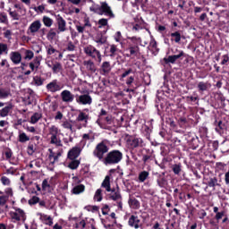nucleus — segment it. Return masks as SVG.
Returning <instances> with one entry per match:
<instances>
[{
    "label": "nucleus",
    "mask_w": 229,
    "mask_h": 229,
    "mask_svg": "<svg viewBox=\"0 0 229 229\" xmlns=\"http://www.w3.org/2000/svg\"><path fill=\"white\" fill-rule=\"evenodd\" d=\"M72 180V187H76V185H81V180H80V178H78L77 176L73 177Z\"/></svg>",
    "instance_id": "e2e57ef3"
},
{
    "label": "nucleus",
    "mask_w": 229,
    "mask_h": 229,
    "mask_svg": "<svg viewBox=\"0 0 229 229\" xmlns=\"http://www.w3.org/2000/svg\"><path fill=\"white\" fill-rule=\"evenodd\" d=\"M83 50L85 55L90 56L91 58H94V60H96V56L99 53V50L96 49V47H92V45L84 47Z\"/></svg>",
    "instance_id": "4468645a"
},
{
    "label": "nucleus",
    "mask_w": 229,
    "mask_h": 229,
    "mask_svg": "<svg viewBox=\"0 0 229 229\" xmlns=\"http://www.w3.org/2000/svg\"><path fill=\"white\" fill-rule=\"evenodd\" d=\"M121 38H123V36L121 35V31H117L114 35L115 42H121Z\"/></svg>",
    "instance_id": "774afa93"
},
{
    "label": "nucleus",
    "mask_w": 229,
    "mask_h": 229,
    "mask_svg": "<svg viewBox=\"0 0 229 229\" xmlns=\"http://www.w3.org/2000/svg\"><path fill=\"white\" fill-rule=\"evenodd\" d=\"M128 225L131 226V228L139 229L142 228V221H140V218H139L136 215H131L129 217Z\"/></svg>",
    "instance_id": "6e6552de"
},
{
    "label": "nucleus",
    "mask_w": 229,
    "mask_h": 229,
    "mask_svg": "<svg viewBox=\"0 0 229 229\" xmlns=\"http://www.w3.org/2000/svg\"><path fill=\"white\" fill-rule=\"evenodd\" d=\"M171 41L175 42V44H180L182 41V34H180L178 31L173 32L170 34Z\"/></svg>",
    "instance_id": "5701e85b"
},
{
    "label": "nucleus",
    "mask_w": 229,
    "mask_h": 229,
    "mask_svg": "<svg viewBox=\"0 0 229 229\" xmlns=\"http://www.w3.org/2000/svg\"><path fill=\"white\" fill-rule=\"evenodd\" d=\"M8 197L2 195L0 196V207H4L6 205V202L8 201Z\"/></svg>",
    "instance_id": "bf43d9fd"
},
{
    "label": "nucleus",
    "mask_w": 229,
    "mask_h": 229,
    "mask_svg": "<svg viewBox=\"0 0 229 229\" xmlns=\"http://www.w3.org/2000/svg\"><path fill=\"white\" fill-rule=\"evenodd\" d=\"M50 155H49V160L51 162V164H55V162H58V157H60V155H55V152H53V150L50 148Z\"/></svg>",
    "instance_id": "a19ab883"
},
{
    "label": "nucleus",
    "mask_w": 229,
    "mask_h": 229,
    "mask_svg": "<svg viewBox=\"0 0 229 229\" xmlns=\"http://www.w3.org/2000/svg\"><path fill=\"white\" fill-rule=\"evenodd\" d=\"M40 201V199L37 196H33L30 200H29V205H37Z\"/></svg>",
    "instance_id": "13d9d810"
},
{
    "label": "nucleus",
    "mask_w": 229,
    "mask_h": 229,
    "mask_svg": "<svg viewBox=\"0 0 229 229\" xmlns=\"http://www.w3.org/2000/svg\"><path fill=\"white\" fill-rule=\"evenodd\" d=\"M102 72H104V74H108V72H110V71H112V67L110 66V62H104L102 64Z\"/></svg>",
    "instance_id": "c756f323"
},
{
    "label": "nucleus",
    "mask_w": 229,
    "mask_h": 229,
    "mask_svg": "<svg viewBox=\"0 0 229 229\" xmlns=\"http://www.w3.org/2000/svg\"><path fill=\"white\" fill-rule=\"evenodd\" d=\"M52 71L55 74L60 72V71H62V64L58 62L54 63L53 67H52Z\"/></svg>",
    "instance_id": "37998d69"
},
{
    "label": "nucleus",
    "mask_w": 229,
    "mask_h": 229,
    "mask_svg": "<svg viewBox=\"0 0 229 229\" xmlns=\"http://www.w3.org/2000/svg\"><path fill=\"white\" fill-rule=\"evenodd\" d=\"M172 169L174 174H180L182 173V165H174Z\"/></svg>",
    "instance_id": "5fc2aeb1"
},
{
    "label": "nucleus",
    "mask_w": 229,
    "mask_h": 229,
    "mask_svg": "<svg viewBox=\"0 0 229 229\" xmlns=\"http://www.w3.org/2000/svg\"><path fill=\"white\" fill-rule=\"evenodd\" d=\"M10 95V89L4 88L0 89V99H6Z\"/></svg>",
    "instance_id": "cd10ccee"
},
{
    "label": "nucleus",
    "mask_w": 229,
    "mask_h": 229,
    "mask_svg": "<svg viewBox=\"0 0 229 229\" xmlns=\"http://www.w3.org/2000/svg\"><path fill=\"white\" fill-rule=\"evenodd\" d=\"M50 188H51V185L49 184V181H47V179H45L42 182V189H43V191H47Z\"/></svg>",
    "instance_id": "6e6d98bb"
},
{
    "label": "nucleus",
    "mask_w": 229,
    "mask_h": 229,
    "mask_svg": "<svg viewBox=\"0 0 229 229\" xmlns=\"http://www.w3.org/2000/svg\"><path fill=\"white\" fill-rule=\"evenodd\" d=\"M32 85L42 87V85H44V79H41L39 76L33 77Z\"/></svg>",
    "instance_id": "72a5a7b5"
},
{
    "label": "nucleus",
    "mask_w": 229,
    "mask_h": 229,
    "mask_svg": "<svg viewBox=\"0 0 229 229\" xmlns=\"http://www.w3.org/2000/svg\"><path fill=\"white\" fill-rule=\"evenodd\" d=\"M117 51V47L115 45H111L110 46V56H115V53Z\"/></svg>",
    "instance_id": "0e129e2a"
},
{
    "label": "nucleus",
    "mask_w": 229,
    "mask_h": 229,
    "mask_svg": "<svg viewBox=\"0 0 229 229\" xmlns=\"http://www.w3.org/2000/svg\"><path fill=\"white\" fill-rule=\"evenodd\" d=\"M76 103L78 105H92V97L89 94L76 96Z\"/></svg>",
    "instance_id": "1a4fd4ad"
},
{
    "label": "nucleus",
    "mask_w": 229,
    "mask_h": 229,
    "mask_svg": "<svg viewBox=\"0 0 229 229\" xmlns=\"http://www.w3.org/2000/svg\"><path fill=\"white\" fill-rule=\"evenodd\" d=\"M40 28H42V22L40 20H36L30 25L29 26L27 30L28 35L35 36L38 31L40 30Z\"/></svg>",
    "instance_id": "0eeeda50"
},
{
    "label": "nucleus",
    "mask_w": 229,
    "mask_h": 229,
    "mask_svg": "<svg viewBox=\"0 0 229 229\" xmlns=\"http://www.w3.org/2000/svg\"><path fill=\"white\" fill-rule=\"evenodd\" d=\"M1 183H3L5 186H10L12 183V181H10V178L6 177V176H2L0 179Z\"/></svg>",
    "instance_id": "3c124183"
},
{
    "label": "nucleus",
    "mask_w": 229,
    "mask_h": 229,
    "mask_svg": "<svg viewBox=\"0 0 229 229\" xmlns=\"http://www.w3.org/2000/svg\"><path fill=\"white\" fill-rule=\"evenodd\" d=\"M46 89L47 92L55 94L56 92H60V90L64 89V86L62 85V82L58 81V80H53L47 85Z\"/></svg>",
    "instance_id": "423d86ee"
},
{
    "label": "nucleus",
    "mask_w": 229,
    "mask_h": 229,
    "mask_svg": "<svg viewBox=\"0 0 229 229\" xmlns=\"http://www.w3.org/2000/svg\"><path fill=\"white\" fill-rule=\"evenodd\" d=\"M106 110L101 109L99 114H98V119L97 120V124L100 126V128H103L104 130H108L109 126H106L103 124V115H106Z\"/></svg>",
    "instance_id": "aec40b11"
},
{
    "label": "nucleus",
    "mask_w": 229,
    "mask_h": 229,
    "mask_svg": "<svg viewBox=\"0 0 229 229\" xmlns=\"http://www.w3.org/2000/svg\"><path fill=\"white\" fill-rule=\"evenodd\" d=\"M0 22L1 24H8V15L6 13H0Z\"/></svg>",
    "instance_id": "a18cd8bd"
},
{
    "label": "nucleus",
    "mask_w": 229,
    "mask_h": 229,
    "mask_svg": "<svg viewBox=\"0 0 229 229\" xmlns=\"http://www.w3.org/2000/svg\"><path fill=\"white\" fill-rule=\"evenodd\" d=\"M108 145L102 141L96 146L93 155L98 158V160H103L105 154L108 153Z\"/></svg>",
    "instance_id": "20e7f679"
},
{
    "label": "nucleus",
    "mask_w": 229,
    "mask_h": 229,
    "mask_svg": "<svg viewBox=\"0 0 229 229\" xmlns=\"http://www.w3.org/2000/svg\"><path fill=\"white\" fill-rule=\"evenodd\" d=\"M42 119V114L40 113H35L34 115L30 117V124H37L38 121H40Z\"/></svg>",
    "instance_id": "7c9ffc66"
},
{
    "label": "nucleus",
    "mask_w": 229,
    "mask_h": 229,
    "mask_svg": "<svg viewBox=\"0 0 229 229\" xmlns=\"http://www.w3.org/2000/svg\"><path fill=\"white\" fill-rule=\"evenodd\" d=\"M98 24L99 29L105 28V26H108V19L102 18L98 20Z\"/></svg>",
    "instance_id": "09e8293b"
},
{
    "label": "nucleus",
    "mask_w": 229,
    "mask_h": 229,
    "mask_svg": "<svg viewBox=\"0 0 229 229\" xmlns=\"http://www.w3.org/2000/svg\"><path fill=\"white\" fill-rule=\"evenodd\" d=\"M121 160H123V152L119 150H113L106 155L105 164L106 165H114L115 164H119Z\"/></svg>",
    "instance_id": "7ed1b4c3"
},
{
    "label": "nucleus",
    "mask_w": 229,
    "mask_h": 229,
    "mask_svg": "<svg viewBox=\"0 0 229 229\" xmlns=\"http://www.w3.org/2000/svg\"><path fill=\"white\" fill-rule=\"evenodd\" d=\"M9 56L14 65H19L22 62V55L19 52H11Z\"/></svg>",
    "instance_id": "dca6fc26"
},
{
    "label": "nucleus",
    "mask_w": 229,
    "mask_h": 229,
    "mask_svg": "<svg viewBox=\"0 0 229 229\" xmlns=\"http://www.w3.org/2000/svg\"><path fill=\"white\" fill-rule=\"evenodd\" d=\"M68 167L70 169H78L80 167V160L72 159V162L69 163Z\"/></svg>",
    "instance_id": "ea45409f"
},
{
    "label": "nucleus",
    "mask_w": 229,
    "mask_h": 229,
    "mask_svg": "<svg viewBox=\"0 0 229 229\" xmlns=\"http://www.w3.org/2000/svg\"><path fill=\"white\" fill-rule=\"evenodd\" d=\"M61 98L64 103H72L74 101V95L70 90L64 89L61 92Z\"/></svg>",
    "instance_id": "f8f14e48"
},
{
    "label": "nucleus",
    "mask_w": 229,
    "mask_h": 229,
    "mask_svg": "<svg viewBox=\"0 0 229 229\" xmlns=\"http://www.w3.org/2000/svg\"><path fill=\"white\" fill-rule=\"evenodd\" d=\"M143 140L140 138H133L131 137L128 140H127V144L129 146V148H131V149H135V148H142V144H143Z\"/></svg>",
    "instance_id": "9d476101"
},
{
    "label": "nucleus",
    "mask_w": 229,
    "mask_h": 229,
    "mask_svg": "<svg viewBox=\"0 0 229 229\" xmlns=\"http://www.w3.org/2000/svg\"><path fill=\"white\" fill-rule=\"evenodd\" d=\"M80 153H81V147L75 146L68 152V158L70 160H76L80 157Z\"/></svg>",
    "instance_id": "ddd939ff"
},
{
    "label": "nucleus",
    "mask_w": 229,
    "mask_h": 229,
    "mask_svg": "<svg viewBox=\"0 0 229 229\" xmlns=\"http://www.w3.org/2000/svg\"><path fill=\"white\" fill-rule=\"evenodd\" d=\"M85 226H87V223H85V220H81V222H79L78 224H76L75 228L83 229V228H85Z\"/></svg>",
    "instance_id": "69168bd1"
},
{
    "label": "nucleus",
    "mask_w": 229,
    "mask_h": 229,
    "mask_svg": "<svg viewBox=\"0 0 229 229\" xmlns=\"http://www.w3.org/2000/svg\"><path fill=\"white\" fill-rule=\"evenodd\" d=\"M129 205L131 208H134V209H137L139 208V207H140V203L139 202V200H137V199H130Z\"/></svg>",
    "instance_id": "c9c22d12"
},
{
    "label": "nucleus",
    "mask_w": 229,
    "mask_h": 229,
    "mask_svg": "<svg viewBox=\"0 0 229 229\" xmlns=\"http://www.w3.org/2000/svg\"><path fill=\"white\" fill-rule=\"evenodd\" d=\"M95 42H97V44H105V42H106V39H105L103 36H98L95 38Z\"/></svg>",
    "instance_id": "052dcab7"
},
{
    "label": "nucleus",
    "mask_w": 229,
    "mask_h": 229,
    "mask_svg": "<svg viewBox=\"0 0 229 229\" xmlns=\"http://www.w3.org/2000/svg\"><path fill=\"white\" fill-rule=\"evenodd\" d=\"M13 108V106L12 104H9L7 106H4L0 110V117H8V114L12 112V109Z\"/></svg>",
    "instance_id": "4be33fe9"
},
{
    "label": "nucleus",
    "mask_w": 229,
    "mask_h": 229,
    "mask_svg": "<svg viewBox=\"0 0 229 229\" xmlns=\"http://www.w3.org/2000/svg\"><path fill=\"white\" fill-rule=\"evenodd\" d=\"M101 192H103V191H101V189L97 190V191L95 192V195H94L95 201H102L103 195L101 194Z\"/></svg>",
    "instance_id": "c03bdc74"
},
{
    "label": "nucleus",
    "mask_w": 229,
    "mask_h": 229,
    "mask_svg": "<svg viewBox=\"0 0 229 229\" xmlns=\"http://www.w3.org/2000/svg\"><path fill=\"white\" fill-rule=\"evenodd\" d=\"M9 15L12 17L13 21H20L21 19V14L17 11L9 9Z\"/></svg>",
    "instance_id": "4c0bfd02"
},
{
    "label": "nucleus",
    "mask_w": 229,
    "mask_h": 229,
    "mask_svg": "<svg viewBox=\"0 0 229 229\" xmlns=\"http://www.w3.org/2000/svg\"><path fill=\"white\" fill-rule=\"evenodd\" d=\"M19 140L20 142H28V140H30V137H28L25 132H20Z\"/></svg>",
    "instance_id": "de8ad7c7"
},
{
    "label": "nucleus",
    "mask_w": 229,
    "mask_h": 229,
    "mask_svg": "<svg viewBox=\"0 0 229 229\" xmlns=\"http://www.w3.org/2000/svg\"><path fill=\"white\" fill-rule=\"evenodd\" d=\"M38 216H39V219L44 223V225L53 226V218L50 216L42 213H38Z\"/></svg>",
    "instance_id": "a211bd4d"
},
{
    "label": "nucleus",
    "mask_w": 229,
    "mask_h": 229,
    "mask_svg": "<svg viewBox=\"0 0 229 229\" xmlns=\"http://www.w3.org/2000/svg\"><path fill=\"white\" fill-rule=\"evenodd\" d=\"M83 65L88 71V72H90L91 74H94L98 71V68L96 67V64L92 60H87L83 62Z\"/></svg>",
    "instance_id": "f3484780"
},
{
    "label": "nucleus",
    "mask_w": 229,
    "mask_h": 229,
    "mask_svg": "<svg viewBox=\"0 0 229 229\" xmlns=\"http://www.w3.org/2000/svg\"><path fill=\"white\" fill-rule=\"evenodd\" d=\"M208 187H212L213 189L214 187H216V185H219V183H217V178H210L209 181L208 182Z\"/></svg>",
    "instance_id": "8fccbe9b"
},
{
    "label": "nucleus",
    "mask_w": 229,
    "mask_h": 229,
    "mask_svg": "<svg viewBox=\"0 0 229 229\" xmlns=\"http://www.w3.org/2000/svg\"><path fill=\"white\" fill-rule=\"evenodd\" d=\"M33 56H35V54L31 50H25L24 52V60H27L30 62V60H33Z\"/></svg>",
    "instance_id": "58836bf2"
},
{
    "label": "nucleus",
    "mask_w": 229,
    "mask_h": 229,
    "mask_svg": "<svg viewBox=\"0 0 229 229\" xmlns=\"http://www.w3.org/2000/svg\"><path fill=\"white\" fill-rule=\"evenodd\" d=\"M46 10V6L39 5L38 7H34V11H36L37 13H44V11Z\"/></svg>",
    "instance_id": "680f3d73"
},
{
    "label": "nucleus",
    "mask_w": 229,
    "mask_h": 229,
    "mask_svg": "<svg viewBox=\"0 0 229 229\" xmlns=\"http://www.w3.org/2000/svg\"><path fill=\"white\" fill-rule=\"evenodd\" d=\"M102 187L106 189L107 192H110L112 189H110V176H106L105 180L102 182Z\"/></svg>",
    "instance_id": "c85d7f7f"
},
{
    "label": "nucleus",
    "mask_w": 229,
    "mask_h": 229,
    "mask_svg": "<svg viewBox=\"0 0 229 229\" xmlns=\"http://www.w3.org/2000/svg\"><path fill=\"white\" fill-rule=\"evenodd\" d=\"M87 140H89V142H94V135H92V133L83 134L82 142H84V144H87Z\"/></svg>",
    "instance_id": "e433bc0d"
},
{
    "label": "nucleus",
    "mask_w": 229,
    "mask_h": 229,
    "mask_svg": "<svg viewBox=\"0 0 229 229\" xmlns=\"http://www.w3.org/2000/svg\"><path fill=\"white\" fill-rule=\"evenodd\" d=\"M62 127L64 128L65 130H70L72 133H74V131H76V129L72 127V123H71V122L69 121L63 122Z\"/></svg>",
    "instance_id": "bb28decb"
},
{
    "label": "nucleus",
    "mask_w": 229,
    "mask_h": 229,
    "mask_svg": "<svg viewBox=\"0 0 229 229\" xmlns=\"http://www.w3.org/2000/svg\"><path fill=\"white\" fill-rule=\"evenodd\" d=\"M4 196L7 197V199H10V198L13 197V190H12V188H6L4 190Z\"/></svg>",
    "instance_id": "864d4df0"
},
{
    "label": "nucleus",
    "mask_w": 229,
    "mask_h": 229,
    "mask_svg": "<svg viewBox=\"0 0 229 229\" xmlns=\"http://www.w3.org/2000/svg\"><path fill=\"white\" fill-rule=\"evenodd\" d=\"M149 47L152 48V51H158V48L157 47V41L155 40V38H151Z\"/></svg>",
    "instance_id": "4d7b16f0"
},
{
    "label": "nucleus",
    "mask_w": 229,
    "mask_h": 229,
    "mask_svg": "<svg viewBox=\"0 0 229 229\" xmlns=\"http://www.w3.org/2000/svg\"><path fill=\"white\" fill-rule=\"evenodd\" d=\"M82 192H85V185L79 184V185L72 186V194L78 195V194H82Z\"/></svg>",
    "instance_id": "412c9836"
},
{
    "label": "nucleus",
    "mask_w": 229,
    "mask_h": 229,
    "mask_svg": "<svg viewBox=\"0 0 229 229\" xmlns=\"http://www.w3.org/2000/svg\"><path fill=\"white\" fill-rule=\"evenodd\" d=\"M42 22L46 28H51V26H53V19L48 16H43Z\"/></svg>",
    "instance_id": "473e14b6"
},
{
    "label": "nucleus",
    "mask_w": 229,
    "mask_h": 229,
    "mask_svg": "<svg viewBox=\"0 0 229 229\" xmlns=\"http://www.w3.org/2000/svg\"><path fill=\"white\" fill-rule=\"evenodd\" d=\"M176 53L178 54L174 55H169L168 57L164 58L165 64H176V60H180V58H182V56L185 55L183 50H176Z\"/></svg>",
    "instance_id": "9b49d317"
},
{
    "label": "nucleus",
    "mask_w": 229,
    "mask_h": 229,
    "mask_svg": "<svg viewBox=\"0 0 229 229\" xmlns=\"http://www.w3.org/2000/svg\"><path fill=\"white\" fill-rule=\"evenodd\" d=\"M77 121L79 123H83L84 122V128L87 127V124L89 123V114L87 113H83L82 111H80L78 116H77Z\"/></svg>",
    "instance_id": "6ab92c4d"
},
{
    "label": "nucleus",
    "mask_w": 229,
    "mask_h": 229,
    "mask_svg": "<svg viewBox=\"0 0 229 229\" xmlns=\"http://www.w3.org/2000/svg\"><path fill=\"white\" fill-rule=\"evenodd\" d=\"M147 178H149V172L142 171L139 174L138 180L140 183H144Z\"/></svg>",
    "instance_id": "b1692460"
},
{
    "label": "nucleus",
    "mask_w": 229,
    "mask_h": 229,
    "mask_svg": "<svg viewBox=\"0 0 229 229\" xmlns=\"http://www.w3.org/2000/svg\"><path fill=\"white\" fill-rule=\"evenodd\" d=\"M55 37H56V32H55L53 29H51V30L48 31V33L47 34V40H49V41L55 40Z\"/></svg>",
    "instance_id": "49530a36"
},
{
    "label": "nucleus",
    "mask_w": 229,
    "mask_h": 229,
    "mask_svg": "<svg viewBox=\"0 0 229 229\" xmlns=\"http://www.w3.org/2000/svg\"><path fill=\"white\" fill-rule=\"evenodd\" d=\"M102 124H105V126H109L108 130H110V126L114 124V118H112V115H107L103 122L102 118Z\"/></svg>",
    "instance_id": "2f4dec72"
},
{
    "label": "nucleus",
    "mask_w": 229,
    "mask_h": 229,
    "mask_svg": "<svg viewBox=\"0 0 229 229\" xmlns=\"http://www.w3.org/2000/svg\"><path fill=\"white\" fill-rule=\"evenodd\" d=\"M2 55H8V45L0 43V56Z\"/></svg>",
    "instance_id": "79ce46f5"
},
{
    "label": "nucleus",
    "mask_w": 229,
    "mask_h": 229,
    "mask_svg": "<svg viewBox=\"0 0 229 229\" xmlns=\"http://www.w3.org/2000/svg\"><path fill=\"white\" fill-rule=\"evenodd\" d=\"M10 216L13 223H16V221H26V213L19 208H14V211H11Z\"/></svg>",
    "instance_id": "39448f33"
},
{
    "label": "nucleus",
    "mask_w": 229,
    "mask_h": 229,
    "mask_svg": "<svg viewBox=\"0 0 229 229\" xmlns=\"http://www.w3.org/2000/svg\"><path fill=\"white\" fill-rule=\"evenodd\" d=\"M229 61V56L228 55H224L222 56V62H221V65H225L226 64H228Z\"/></svg>",
    "instance_id": "338daca9"
},
{
    "label": "nucleus",
    "mask_w": 229,
    "mask_h": 229,
    "mask_svg": "<svg viewBox=\"0 0 229 229\" xmlns=\"http://www.w3.org/2000/svg\"><path fill=\"white\" fill-rule=\"evenodd\" d=\"M128 51L130 52L131 56H137L139 54V46H130Z\"/></svg>",
    "instance_id": "f704fd0d"
},
{
    "label": "nucleus",
    "mask_w": 229,
    "mask_h": 229,
    "mask_svg": "<svg viewBox=\"0 0 229 229\" xmlns=\"http://www.w3.org/2000/svg\"><path fill=\"white\" fill-rule=\"evenodd\" d=\"M89 10L90 12H94V13H98V15H105L109 19H115V14H114L112 7L106 2H101L100 5L94 4L89 7Z\"/></svg>",
    "instance_id": "f257e3e1"
},
{
    "label": "nucleus",
    "mask_w": 229,
    "mask_h": 229,
    "mask_svg": "<svg viewBox=\"0 0 229 229\" xmlns=\"http://www.w3.org/2000/svg\"><path fill=\"white\" fill-rule=\"evenodd\" d=\"M157 185L161 188L165 187L167 185V180L164 177L157 179Z\"/></svg>",
    "instance_id": "603ef678"
},
{
    "label": "nucleus",
    "mask_w": 229,
    "mask_h": 229,
    "mask_svg": "<svg viewBox=\"0 0 229 229\" xmlns=\"http://www.w3.org/2000/svg\"><path fill=\"white\" fill-rule=\"evenodd\" d=\"M121 198V192H119V190H114L111 191L110 199H113V201H120Z\"/></svg>",
    "instance_id": "393cba45"
},
{
    "label": "nucleus",
    "mask_w": 229,
    "mask_h": 229,
    "mask_svg": "<svg viewBox=\"0 0 229 229\" xmlns=\"http://www.w3.org/2000/svg\"><path fill=\"white\" fill-rule=\"evenodd\" d=\"M48 137L49 144H52L56 148H62L64 146L62 139H60V131L58 130V127H56L55 125H51L48 128Z\"/></svg>",
    "instance_id": "f03ea898"
},
{
    "label": "nucleus",
    "mask_w": 229,
    "mask_h": 229,
    "mask_svg": "<svg viewBox=\"0 0 229 229\" xmlns=\"http://www.w3.org/2000/svg\"><path fill=\"white\" fill-rule=\"evenodd\" d=\"M198 89L199 92H205V90H208V89H210V85L208 82L200 81L198 83Z\"/></svg>",
    "instance_id": "a878e982"
},
{
    "label": "nucleus",
    "mask_w": 229,
    "mask_h": 229,
    "mask_svg": "<svg viewBox=\"0 0 229 229\" xmlns=\"http://www.w3.org/2000/svg\"><path fill=\"white\" fill-rule=\"evenodd\" d=\"M57 33H64L67 31V21H64L62 16H58L57 19Z\"/></svg>",
    "instance_id": "2eb2a0df"
}]
</instances>
